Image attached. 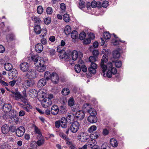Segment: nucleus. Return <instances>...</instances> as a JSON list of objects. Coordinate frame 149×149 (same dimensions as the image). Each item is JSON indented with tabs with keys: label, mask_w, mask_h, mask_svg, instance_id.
Wrapping results in <instances>:
<instances>
[{
	"label": "nucleus",
	"mask_w": 149,
	"mask_h": 149,
	"mask_svg": "<svg viewBox=\"0 0 149 149\" xmlns=\"http://www.w3.org/2000/svg\"><path fill=\"white\" fill-rule=\"evenodd\" d=\"M88 120L90 123H95L97 121V119L95 116H90L88 117Z\"/></svg>",
	"instance_id": "a211bd4d"
},
{
	"label": "nucleus",
	"mask_w": 149,
	"mask_h": 149,
	"mask_svg": "<svg viewBox=\"0 0 149 149\" xmlns=\"http://www.w3.org/2000/svg\"><path fill=\"white\" fill-rule=\"evenodd\" d=\"M88 70L91 73L95 74L96 73L95 69H94V68L90 67L88 69Z\"/></svg>",
	"instance_id": "bf43d9fd"
},
{
	"label": "nucleus",
	"mask_w": 149,
	"mask_h": 149,
	"mask_svg": "<svg viewBox=\"0 0 149 149\" xmlns=\"http://www.w3.org/2000/svg\"><path fill=\"white\" fill-rule=\"evenodd\" d=\"M70 33L71 37L73 39L75 40L78 38V33L76 31H73Z\"/></svg>",
	"instance_id": "393cba45"
},
{
	"label": "nucleus",
	"mask_w": 149,
	"mask_h": 149,
	"mask_svg": "<svg viewBox=\"0 0 149 149\" xmlns=\"http://www.w3.org/2000/svg\"><path fill=\"white\" fill-rule=\"evenodd\" d=\"M51 21V18L49 17L46 18L44 20V22L45 24L47 25H48L49 24Z\"/></svg>",
	"instance_id": "864d4df0"
},
{
	"label": "nucleus",
	"mask_w": 149,
	"mask_h": 149,
	"mask_svg": "<svg viewBox=\"0 0 149 149\" xmlns=\"http://www.w3.org/2000/svg\"><path fill=\"white\" fill-rule=\"evenodd\" d=\"M60 7L62 10H65L66 8L65 4L64 3H61L60 5Z\"/></svg>",
	"instance_id": "338daca9"
},
{
	"label": "nucleus",
	"mask_w": 149,
	"mask_h": 149,
	"mask_svg": "<svg viewBox=\"0 0 149 149\" xmlns=\"http://www.w3.org/2000/svg\"><path fill=\"white\" fill-rule=\"evenodd\" d=\"M91 40L89 38H87L85 39L83 41V44L85 45L88 44L90 43Z\"/></svg>",
	"instance_id": "4d7b16f0"
},
{
	"label": "nucleus",
	"mask_w": 149,
	"mask_h": 149,
	"mask_svg": "<svg viewBox=\"0 0 149 149\" xmlns=\"http://www.w3.org/2000/svg\"><path fill=\"white\" fill-rule=\"evenodd\" d=\"M0 84L2 86L5 87V88L8 91H10V89L7 87L8 85V83L0 79Z\"/></svg>",
	"instance_id": "c85d7f7f"
},
{
	"label": "nucleus",
	"mask_w": 149,
	"mask_h": 149,
	"mask_svg": "<svg viewBox=\"0 0 149 149\" xmlns=\"http://www.w3.org/2000/svg\"><path fill=\"white\" fill-rule=\"evenodd\" d=\"M46 12L48 14H51L53 13V10L52 8L50 7H48L46 10Z\"/></svg>",
	"instance_id": "6e6d98bb"
},
{
	"label": "nucleus",
	"mask_w": 149,
	"mask_h": 149,
	"mask_svg": "<svg viewBox=\"0 0 149 149\" xmlns=\"http://www.w3.org/2000/svg\"><path fill=\"white\" fill-rule=\"evenodd\" d=\"M47 32V31L46 28H44L42 29L41 31V34L40 35V37L41 38L44 37V36L46 35Z\"/></svg>",
	"instance_id": "e433bc0d"
},
{
	"label": "nucleus",
	"mask_w": 149,
	"mask_h": 149,
	"mask_svg": "<svg viewBox=\"0 0 149 149\" xmlns=\"http://www.w3.org/2000/svg\"><path fill=\"white\" fill-rule=\"evenodd\" d=\"M93 56L97 57L99 54V52L97 50H94L93 52Z\"/></svg>",
	"instance_id": "69168bd1"
},
{
	"label": "nucleus",
	"mask_w": 149,
	"mask_h": 149,
	"mask_svg": "<svg viewBox=\"0 0 149 149\" xmlns=\"http://www.w3.org/2000/svg\"><path fill=\"white\" fill-rule=\"evenodd\" d=\"M29 65L27 62H22L20 65V68L23 72H26L29 70Z\"/></svg>",
	"instance_id": "f8f14e48"
},
{
	"label": "nucleus",
	"mask_w": 149,
	"mask_h": 149,
	"mask_svg": "<svg viewBox=\"0 0 149 149\" xmlns=\"http://www.w3.org/2000/svg\"><path fill=\"white\" fill-rule=\"evenodd\" d=\"M61 93L63 95H67L70 93V91L68 88H64L62 89Z\"/></svg>",
	"instance_id": "c9c22d12"
},
{
	"label": "nucleus",
	"mask_w": 149,
	"mask_h": 149,
	"mask_svg": "<svg viewBox=\"0 0 149 149\" xmlns=\"http://www.w3.org/2000/svg\"><path fill=\"white\" fill-rule=\"evenodd\" d=\"M103 37L105 39H109L110 38L111 35L108 32H106L103 33Z\"/></svg>",
	"instance_id": "37998d69"
},
{
	"label": "nucleus",
	"mask_w": 149,
	"mask_h": 149,
	"mask_svg": "<svg viewBox=\"0 0 149 149\" xmlns=\"http://www.w3.org/2000/svg\"><path fill=\"white\" fill-rule=\"evenodd\" d=\"M110 143L111 145L114 147H116L118 145V143L117 140L114 138L111 139Z\"/></svg>",
	"instance_id": "a878e982"
},
{
	"label": "nucleus",
	"mask_w": 149,
	"mask_h": 149,
	"mask_svg": "<svg viewBox=\"0 0 149 149\" xmlns=\"http://www.w3.org/2000/svg\"><path fill=\"white\" fill-rule=\"evenodd\" d=\"M88 38L90 39H93L95 38L94 34L93 33H90L88 35Z\"/></svg>",
	"instance_id": "774afa93"
},
{
	"label": "nucleus",
	"mask_w": 149,
	"mask_h": 149,
	"mask_svg": "<svg viewBox=\"0 0 149 149\" xmlns=\"http://www.w3.org/2000/svg\"><path fill=\"white\" fill-rule=\"evenodd\" d=\"M32 21H34L37 25H38V24H39L41 22V20L39 18L35 16H32Z\"/></svg>",
	"instance_id": "2f4dec72"
},
{
	"label": "nucleus",
	"mask_w": 149,
	"mask_h": 149,
	"mask_svg": "<svg viewBox=\"0 0 149 149\" xmlns=\"http://www.w3.org/2000/svg\"><path fill=\"white\" fill-rule=\"evenodd\" d=\"M37 12L39 14H42L43 12V9L42 6H39L37 8Z\"/></svg>",
	"instance_id": "3c124183"
},
{
	"label": "nucleus",
	"mask_w": 149,
	"mask_h": 149,
	"mask_svg": "<svg viewBox=\"0 0 149 149\" xmlns=\"http://www.w3.org/2000/svg\"><path fill=\"white\" fill-rule=\"evenodd\" d=\"M61 123V126L63 128H66L67 127V120L65 117H62L60 120Z\"/></svg>",
	"instance_id": "dca6fc26"
},
{
	"label": "nucleus",
	"mask_w": 149,
	"mask_h": 149,
	"mask_svg": "<svg viewBox=\"0 0 149 149\" xmlns=\"http://www.w3.org/2000/svg\"><path fill=\"white\" fill-rule=\"evenodd\" d=\"M1 131L4 134H8L10 132L9 126L7 125H3L1 127Z\"/></svg>",
	"instance_id": "2eb2a0df"
},
{
	"label": "nucleus",
	"mask_w": 149,
	"mask_h": 149,
	"mask_svg": "<svg viewBox=\"0 0 149 149\" xmlns=\"http://www.w3.org/2000/svg\"><path fill=\"white\" fill-rule=\"evenodd\" d=\"M3 110L5 113H8L12 112L13 110L11 111L12 106L10 104H5L2 107Z\"/></svg>",
	"instance_id": "ddd939ff"
},
{
	"label": "nucleus",
	"mask_w": 149,
	"mask_h": 149,
	"mask_svg": "<svg viewBox=\"0 0 149 149\" xmlns=\"http://www.w3.org/2000/svg\"><path fill=\"white\" fill-rule=\"evenodd\" d=\"M74 69L77 73H79L81 70V68L79 64H76L75 66Z\"/></svg>",
	"instance_id": "49530a36"
},
{
	"label": "nucleus",
	"mask_w": 149,
	"mask_h": 149,
	"mask_svg": "<svg viewBox=\"0 0 149 149\" xmlns=\"http://www.w3.org/2000/svg\"><path fill=\"white\" fill-rule=\"evenodd\" d=\"M85 33L84 32H82L79 34V38L80 40H82L85 38Z\"/></svg>",
	"instance_id": "de8ad7c7"
},
{
	"label": "nucleus",
	"mask_w": 149,
	"mask_h": 149,
	"mask_svg": "<svg viewBox=\"0 0 149 149\" xmlns=\"http://www.w3.org/2000/svg\"><path fill=\"white\" fill-rule=\"evenodd\" d=\"M35 128V132L38 134L39 136L41 137L42 136V134L40 130L38 129V128L36 126H34Z\"/></svg>",
	"instance_id": "a18cd8bd"
},
{
	"label": "nucleus",
	"mask_w": 149,
	"mask_h": 149,
	"mask_svg": "<svg viewBox=\"0 0 149 149\" xmlns=\"http://www.w3.org/2000/svg\"><path fill=\"white\" fill-rule=\"evenodd\" d=\"M82 54L80 52H78L74 50L71 53V56L70 55V59L71 58V60L68 61L69 63L71 64L73 61H74L76 60L78 58H81L82 57Z\"/></svg>",
	"instance_id": "20e7f679"
},
{
	"label": "nucleus",
	"mask_w": 149,
	"mask_h": 149,
	"mask_svg": "<svg viewBox=\"0 0 149 149\" xmlns=\"http://www.w3.org/2000/svg\"><path fill=\"white\" fill-rule=\"evenodd\" d=\"M31 60L34 62L35 64H38L36 65L37 71L42 72L45 70L46 67L45 65V61L42 57H39L36 56H33L31 57Z\"/></svg>",
	"instance_id": "f03ea898"
},
{
	"label": "nucleus",
	"mask_w": 149,
	"mask_h": 149,
	"mask_svg": "<svg viewBox=\"0 0 149 149\" xmlns=\"http://www.w3.org/2000/svg\"><path fill=\"white\" fill-rule=\"evenodd\" d=\"M4 67L6 70L10 71L12 69L13 66L10 63H7L4 64Z\"/></svg>",
	"instance_id": "b1692460"
},
{
	"label": "nucleus",
	"mask_w": 149,
	"mask_h": 149,
	"mask_svg": "<svg viewBox=\"0 0 149 149\" xmlns=\"http://www.w3.org/2000/svg\"><path fill=\"white\" fill-rule=\"evenodd\" d=\"M79 124L77 121H74L70 126V130L72 133H75L78 130Z\"/></svg>",
	"instance_id": "0eeeda50"
},
{
	"label": "nucleus",
	"mask_w": 149,
	"mask_h": 149,
	"mask_svg": "<svg viewBox=\"0 0 149 149\" xmlns=\"http://www.w3.org/2000/svg\"><path fill=\"white\" fill-rule=\"evenodd\" d=\"M47 91L45 89H41L38 92V94L42 98L46 97Z\"/></svg>",
	"instance_id": "f3484780"
},
{
	"label": "nucleus",
	"mask_w": 149,
	"mask_h": 149,
	"mask_svg": "<svg viewBox=\"0 0 149 149\" xmlns=\"http://www.w3.org/2000/svg\"><path fill=\"white\" fill-rule=\"evenodd\" d=\"M100 64L102 72L101 74L104 77H107L111 78L112 75L115 74L117 72V70L115 68L113 67V64L111 62H108L107 65L102 64Z\"/></svg>",
	"instance_id": "f257e3e1"
},
{
	"label": "nucleus",
	"mask_w": 149,
	"mask_h": 149,
	"mask_svg": "<svg viewBox=\"0 0 149 149\" xmlns=\"http://www.w3.org/2000/svg\"><path fill=\"white\" fill-rule=\"evenodd\" d=\"M24 103L25 106H26L29 109H32V106L28 102L27 100H25V102H23Z\"/></svg>",
	"instance_id": "5fc2aeb1"
},
{
	"label": "nucleus",
	"mask_w": 149,
	"mask_h": 149,
	"mask_svg": "<svg viewBox=\"0 0 149 149\" xmlns=\"http://www.w3.org/2000/svg\"><path fill=\"white\" fill-rule=\"evenodd\" d=\"M41 29L40 26L39 25H37L35 26L34 30L36 34H39L41 33Z\"/></svg>",
	"instance_id": "cd10ccee"
},
{
	"label": "nucleus",
	"mask_w": 149,
	"mask_h": 149,
	"mask_svg": "<svg viewBox=\"0 0 149 149\" xmlns=\"http://www.w3.org/2000/svg\"><path fill=\"white\" fill-rule=\"evenodd\" d=\"M10 131L11 132H14L15 131L16 132V127L14 126H11L9 127Z\"/></svg>",
	"instance_id": "0e129e2a"
},
{
	"label": "nucleus",
	"mask_w": 149,
	"mask_h": 149,
	"mask_svg": "<svg viewBox=\"0 0 149 149\" xmlns=\"http://www.w3.org/2000/svg\"><path fill=\"white\" fill-rule=\"evenodd\" d=\"M36 75V71L35 70H30L26 73L27 78L31 79H34Z\"/></svg>",
	"instance_id": "6e6552de"
},
{
	"label": "nucleus",
	"mask_w": 149,
	"mask_h": 149,
	"mask_svg": "<svg viewBox=\"0 0 149 149\" xmlns=\"http://www.w3.org/2000/svg\"><path fill=\"white\" fill-rule=\"evenodd\" d=\"M63 19L65 22H68L70 21V17L69 15L68 14H64L63 15Z\"/></svg>",
	"instance_id": "a19ab883"
},
{
	"label": "nucleus",
	"mask_w": 149,
	"mask_h": 149,
	"mask_svg": "<svg viewBox=\"0 0 149 149\" xmlns=\"http://www.w3.org/2000/svg\"><path fill=\"white\" fill-rule=\"evenodd\" d=\"M97 127L95 125H92L88 129V131L90 133L93 132L96 130Z\"/></svg>",
	"instance_id": "c03bdc74"
},
{
	"label": "nucleus",
	"mask_w": 149,
	"mask_h": 149,
	"mask_svg": "<svg viewBox=\"0 0 149 149\" xmlns=\"http://www.w3.org/2000/svg\"><path fill=\"white\" fill-rule=\"evenodd\" d=\"M35 48L36 51L40 53L42 51L43 46L42 44L38 43L36 45Z\"/></svg>",
	"instance_id": "412c9836"
},
{
	"label": "nucleus",
	"mask_w": 149,
	"mask_h": 149,
	"mask_svg": "<svg viewBox=\"0 0 149 149\" xmlns=\"http://www.w3.org/2000/svg\"><path fill=\"white\" fill-rule=\"evenodd\" d=\"M66 119L67 120L68 122L70 123H72L74 120V116L73 115H68Z\"/></svg>",
	"instance_id": "7c9ffc66"
},
{
	"label": "nucleus",
	"mask_w": 149,
	"mask_h": 149,
	"mask_svg": "<svg viewBox=\"0 0 149 149\" xmlns=\"http://www.w3.org/2000/svg\"><path fill=\"white\" fill-rule=\"evenodd\" d=\"M75 116L80 120H82L85 117L84 112L83 111H78L76 113Z\"/></svg>",
	"instance_id": "4468645a"
},
{
	"label": "nucleus",
	"mask_w": 149,
	"mask_h": 149,
	"mask_svg": "<svg viewBox=\"0 0 149 149\" xmlns=\"http://www.w3.org/2000/svg\"><path fill=\"white\" fill-rule=\"evenodd\" d=\"M52 75V74H51L49 72L47 71L45 73L44 77L45 78V79L47 80H48L50 79Z\"/></svg>",
	"instance_id": "473e14b6"
},
{
	"label": "nucleus",
	"mask_w": 149,
	"mask_h": 149,
	"mask_svg": "<svg viewBox=\"0 0 149 149\" xmlns=\"http://www.w3.org/2000/svg\"><path fill=\"white\" fill-rule=\"evenodd\" d=\"M99 136V134L98 132H95L94 133H91L90 135V137L91 139L95 140Z\"/></svg>",
	"instance_id": "4be33fe9"
},
{
	"label": "nucleus",
	"mask_w": 149,
	"mask_h": 149,
	"mask_svg": "<svg viewBox=\"0 0 149 149\" xmlns=\"http://www.w3.org/2000/svg\"><path fill=\"white\" fill-rule=\"evenodd\" d=\"M97 57L95 56H90L89 58V60L91 63H93L96 61Z\"/></svg>",
	"instance_id": "8fccbe9b"
},
{
	"label": "nucleus",
	"mask_w": 149,
	"mask_h": 149,
	"mask_svg": "<svg viewBox=\"0 0 149 149\" xmlns=\"http://www.w3.org/2000/svg\"><path fill=\"white\" fill-rule=\"evenodd\" d=\"M59 111L58 107L55 105H53L51 109V112L52 114L56 115L58 114Z\"/></svg>",
	"instance_id": "6ab92c4d"
},
{
	"label": "nucleus",
	"mask_w": 149,
	"mask_h": 149,
	"mask_svg": "<svg viewBox=\"0 0 149 149\" xmlns=\"http://www.w3.org/2000/svg\"><path fill=\"white\" fill-rule=\"evenodd\" d=\"M79 8L82 9L84 8L85 6V2L82 0H80L79 3Z\"/></svg>",
	"instance_id": "09e8293b"
},
{
	"label": "nucleus",
	"mask_w": 149,
	"mask_h": 149,
	"mask_svg": "<svg viewBox=\"0 0 149 149\" xmlns=\"http://www.w3.org/2000/svg\"><path fill=\"white\" fill-rule=\"evenodd\" d=\"M107 57V56L106 55H104L102 57V60H101L102 62H102L103 63L102 64H104V62H106V61H107V58H106Z\"/></svg>",
	"instance_id": "e2e57ef3"
},
{
	"label": "nucleus",
	"mask_w": 149,
	"mask_h": 149,
	"mask_svg": "<svg viewBox=\"0 0 149 149\" xmlns=\"http://www.w3.org/2000/svg\"><path fill=\"white\" fill-rule=\"evenodd\" d=\"M55 126L57 128H59L61 126V123L60 120L56 121L55 123Z\"/></svg>",
	"instance_id": "13d9d810"
},
{
	"label": "nucleus",
	"mask_w": 149,
	"mask_h": 149,
	"mask_svg": "<svg viewBox=\"0 0 149 149\" xmlns=\"http://www.w3.org/2000/svg\"><path fill=\"white\" fill-rule=\"evenodd\" d=\"M11 95L13 98L17 101L20 100L22 102H25L26 100L22 97V95L18 92L11 91Z\"/></svg>",
	"instance_id": "39448f33"
},
{
	"label": "nucleus",
	"mask_w": 149,
	"mask_h": 149,
	"mask_svg": "<svg viewBox=\"0 0 149 149\" xmlns=\"http://www.w3.org/2000/svg\"><path fill=\"white\" fill-rule=\"evenodd\" d=\"M88 111L90 114V116H96L97 114V112L94 109L91 108L88 110Z\"/></svg>",
	"instance_id": "72a5a7b5"
},
{
	"label": "nucleus",
	"mask_w": 149,
	"mask_h": 149,
	"mask_svg": "<svg viewBox=\"0 0 149 149\" xmlns=\"http://www.w3.org/2000/svg\"><path fill=\"white\" fill-rule=\"evenodd\" d=\"M46 84V80L45 79H40L38 81V86L39 87H42L45 86Z\"/></svg>",
	"instance_id": "aec40b11"
},
{
	"label": "nucleus",
	"mask_w": 149,
	"mask_h": 149,
	"mask_svg": "<svg viewBox=\"0 0 149 149\" xmlns=\"http://www.w3.org/2000/svg\"><path fill=\"white\" fill-rule=\"evenodd\" d=\"M50 79L53 83L56 84L58 82L59 77L56 73L53 72L52 73Z\"/></svg>",
	"instance_id": "9b49d317"
},
{
	"label": "nucleus",
	"mask_w": 149,
	"mask_h": 149,
	"mask_svg": "<svg viewBox=\"0 0 149 149\" xmlns=\"http://www.w3.org/2000/svg\"><path fill=\"white\" fill-rule=\"evenodd\" d=\"M102 149H110V145L107 143H104L101 146Z\"/></svg>",
	"instance_id": "ea45409f"
},
{
	"label": "nucleus",
	"mask_w": 149,
	"mask_h": 149,
	"mask_svg": "<svg viewBox=\"0 0 149 149\" xmlns=\"http://www.w3.org/2000/svg\"><path fill=\"white\" fill-rule=\"evenodd\" d=\"M96 144L95 140L91 139L89 140L88 142V145L89 147H92L93 146L95 145Z\"/></svg>",
	"instance_id": "f704fd0d"
},
{
	"label": "nucleus",
	"mask_w": 149,
	"mask_h": 149,
	"mask_svg": "<svg viewBox=\"0 0 149 149\" xmlns=\"http://www.w3.org/2000/svg\"><path fill=\"white\" fill-rule=\"evenodd\" d=\"M108 2L106 1H104L102 4V7L104 8H106L108 6Z\"/></svg>",
	"instance_id": "052dcab7"
},
{
	"label": "nucleus",
	"mask_w": 149,
	"mask_h": 149,
	"mask_svg": "<svg viewBox=\"0 0 149 149\" xmlns=\"http://www.w3.org/2000/svg\"><path fill=\"white\" fill-rule=\"evenodd\" d=\"M11 119L13 121V123L14 124H17L19 121L18 117L16 115L12 116Z\"/></svg>",
	"instance_id": "bb28decb"
},
{
	"label": "nucleus",
	"mask_w": 149,
	"mask_h": 149,
	"mask_svg": "<svg viewBox=\"0 0 149 149\" xmlns=\"http://www.w3.org/2000/svg\"><path fill=\"white\" fill-rule=\"evenodd\" d=\"M113 56L115 58H118L120 56V52L118 50L114 51L113 52Z\"/></svg>",
	"instance_id": "c756f323"
},
{
	"label": "nucleus",
	"mask_w": 149,
	"mask_h": 149,
	"mask_svg": "<svg viewBox=\"0 0 149 149\" xmlns=\"http://www.w3.org/2000/svg\"><path fill=\"white\" fill-rule=\"evenodd\" d=\"M113 63L115 65V66L117 68H119L122 66V62L118 60L116 61H113Z\"/></svg>",
	"instance_id": "4c0bfd02"
},
{
	"label": "nucleus",
	"mask_w": 149,
	"mask_h": 149,
	"mask_svg": "<svg viewBox=\"0 0 149 149\" xmlns=\"http://www.w3.org/2000/svg\"><path fill=\"white\" fill-rule=\"evenodd\" d=\"M25 132L24 128L23 126L19 127L16 130V134L18 137H21L23 135Z\"/></svg>",
	"instance_id": "9d476101"
},
{
	"label": "nucleus",
	"mask_w": 149,
	"mask_h": 149,
	"mask_svg": "<svg viewBox=\"0 0 149 149\" xmlns=\"http://www.w3.org/2000/svg\"><path fill=\"white\" fill-rule=\"evenodd\" d=\"M34 84V82L33 80L27 79L26 78H25L22 83L23 86L26 88L32 87Z\"/></svg>",
	"instance_id": "1a4fd4ad"
},
{
	"label": "nucleus",
	"mask_w": 149,
	"mask_h": 149,
	"mask_svg": "<svg viewBox=\"0 0 149 149\" xmlns=\"http://www.w3.org/2000/svg\"><path fill=\"white\" fill-rule=\"evenodd\" d=\"M45 142L44 139H42L38 140L37 142V144L39 146L42 145Z\"/></svg>",
	"instance_id": "603ef678"
},
{
	"label": "nucleus",
	"mask_w": 149,
	"mask_h": 149,
	"mask_svg": "<svg viewBox=\"0 0 149 149\" xmlns=\"http://www.w3.org/2000/svg\"><path fill=\"white\" fill-rule=\"evenodd\" d=\"M74 101L73 97L70 98L68 100V104L70 107L72 106L74 104Z\"/></svg>",
	"instance_id": "79ce46f5"
},
{
	"label": "nucleus",
	"mask_w": 149,
	"mask_h": 149,
	"mask_svg": "<svg viewBox=\"0 0 149 149\" xmlns=\"http://www.w3.org/2000/svg\"><path fill=\"white\" fill-rule=\"evenodd\" d=\"M6 39L8 41L13 40L15 39V36L13 34H8L7 36Z\"/></svg>",
	"instance_id": "58836bf2"
},
{
	"label": "nucleus",
	"mask_w": 149,
	"mask_h": 149,
	"mask_svg": "<svg viewBox=\"0 0 149 149\" xmlns=\"http://www.w3.org/2000/svg\"><path fill=\"white\" fill-rule=\"evenodd\" d=\"M57 51L59 52V56L60 58L61 59H64L65 61H68L71 60V58L70 59V54H65V52L64 50H62L61 51H59L58 49H57Z\"/></svg>",
	"instance_id": "423d86ee"
},
{
	"label": "nucleus",
	"mask_w": 149,
	"mask_h": 149,
	"mask_svg": "<svg viewBox=\"0 0 149 149\" xmlns=\"http://www.w3.org/2000/svg\"><path fill=\"white\" fill-rule=\"evenodd\" d=\"M54 98L53 94H50L48 95V97H45L41 101V104L42 106L45 108H47L52 104V99Z\"/></svg>",
	"instance_id": "7ed1b4c3"
},
{
	"label": "nucleus",
	"mask_w": 149,
	"mask_h": 149,
	"mask_svg": "<svg viewBox=\"0 0 149 149\" xmlns=\"http://www.w3.org/2000/svg\"><path fill=\"white\" fill-rule=\"evenodd\" d=\"M25 78L23 77V79L20 77H18L16 80H15L16 82H17L18 83H20L22 81V80H24Z\"/></svg>",
	"instance_id": "680f3d73"
},
{
	"label": "nucleus",
	"mask_w": 149,
	"mask_h": 149,
	"mask_svg": "<svg viewBox=\"0 0 149 149\" xmlns=\"http://www.w3.org/2000/svg\"><path fill=\"white\" fill-rule=\"evenodd\" d=\"M71 31V28L69 25H67L65 26L64 29V32L65 34L68 35L70 34Z\"/></svg>",
	"instance_id": "5701e85b"
}]
</instances>
